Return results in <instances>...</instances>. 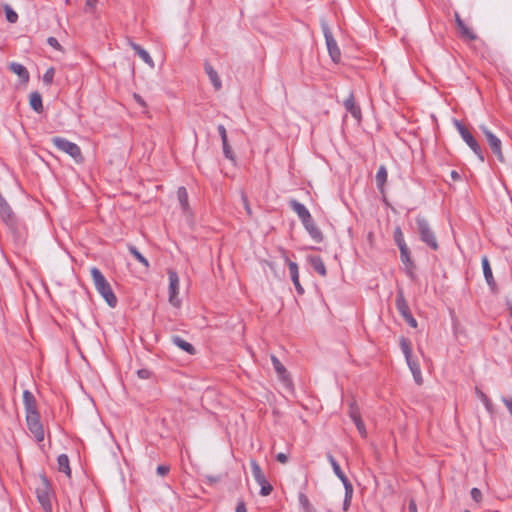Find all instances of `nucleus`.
<instances>
[{
	"label": "nucleus",
	"instance_id": "obj_57",
	"mask_svg": "<svg viewBox=\"0 0 512 512\" xmlns=\"http://www.w3.org/2000/svg\"><path fill=\"white\" fill-rule=\"evenodd\" d=\"M93 280L96 282V267H92L90 270Z\"/></svg>",
	"mask_w": 512,
	"mask_h": 512
},
{
	"label": "nucleus",
	"instance_id": "obj_55",
	"mask_svg": "<svg viewBox=\"0 0 512 512\" xmlns=\"http://www.w3.org/2000/svg\"><path fill=\"white\" fill-rule=\"evenodd\" d=\"M451 178L454 180V181H458L460 179V175L458 174L457 171L453 170L451 171Z\"/></svg>",
	"mask_w": 512,
	"mask_h": 512
},
{
	"label": "nucleus",
	"instance_id": "obj_8",
	"mask_svg": "<svg viewBox=\"0 0 512 512\" xmlns=\"http://www.w3.org/2000/svg\"><path fill=\"white\" fill-rule=\"evenodd\" d=\"M169 276V303L174 307L181 306V300L179 298L180 279L178 274L174 270H168Z\"/></svg>",
	"mask_w": 512,
	"mask_h": 512
},
{
	"label": "nucleus",
	"instance_id": "obj_20",
	"mask_svg": "<svg viewBox=\"0 0 512 512\" xmlns=\"http://www.w3.org/2000/svg\"><path fill=\"white\" fill-rule=\"evenodd\" d=\"M10 70L15 73L24 83L29 81L28 70L20 63L12 62L9 65Z\"/></svg>",
	"mask_w": 512,
	"mask_h": 512
},
{
	"label": "nucleus",
	"instance_id": "obj_13",
	"mask_svg": "<svg viewBox=\"0 0 512 512\" xmlns=\"http://www.w3.org/2000/svg\"><path fill=\"white\" fill-rule=\"evenodd\" d=\"M271 361L275 369V372L278 375L279 380L283 383L285 387H291V379L284 365L274 355L271 356Z\"/></svg>",
	"mask_w": 512,
	"mask_h": 512
},
{
	"label": "nucleus",
	"instance_id": "obj_34",
	"mask_svg": "<svg viewBox=\"0 0 512 512\" xmlns=\"http://www.w3.org/2000/svg\"><path fill=\"white\" fill-rule=\"evenodd\" d=\"M394 240L398 246V248H401V247H404V246H407L405 240H404V235L401 231V229L399 227H397L395 230H394Z\"/></svg>",
	"mask_w": 512,
	"mask_h": 512
},
{
	"label": "nucleus",
	"instance_id": "obj_36",
	"mask_svg": "<svg viewBox=\"0 0 512 512\" xmlns=\"http://www.w3.org/2000/svg\"><path fill=\"white\" fill-rule=\"evenodd\" d=\"M54 75H55V70L53 68L47 69V71L43 75V82L46 85H50L53 82Z\"/></svg>",
	"mask_w": 512,
	"mask_h": 512
},
{
	"label": "nucleus",
	"instance_id": "obj_25",
	"mask_svg": "<svg viewBox=\"0 0 512 512\" xmlns=\"http://www.w3.org/2000/svg\"><path fill=\"white\" fill-rule=\"evenodd\" d=\"M131 47L146 64H148L151 68H154V61L145 49L135 43H132Z\"/></svg>",
	"mask_w": 512,
	"mask_h": 512
},
{
	"label": "nucleus",
	"instance_id": "obj_23",
	"mask_svg": "<svg viewBox=\"0 0 512 512\" xmlns=\"http://www.w3.org/2000/svg\"><path fill=\"white\" fill-rule=\"evenodd\" d=\"M311 266L313 267V269L321 276H326L327 274V270H326V266L322 260L321 257L319 256H311L308 258Z\"/></svg>",
	"mask_w": 512,
	"mask_h": 512
},
{
	"label": "nucleus",
	"instance_id": "obj_46",
	"mask_svg": "<svg viewBox=\"0 0 512 512\" xmlns=\"http://www.w3.org/2000/svg\"><path fill=\"white\" fill-rule=\"evenodd\" d=\"M276 459L278 462L285 464L288 461V456L285 453H278Z\"/></svg>",
	"mask_w": 512,
	"mask_h": 512
},
{
	"label": "nucleus",
	"instance_id": "obj_19",
	"mask_svg": "<svg viewBox=\"0 0 512 512\" xmlns=\"http://www.w3.org/2000/svg\"><path fill=\"white\" fill-rule=\"evenodd\" d=\"M303 225L315 242L321 243L323 241V234L321 230L316 226L313 219Z\"/></svg>",
	"mask_w": 512,
	"mask_h": 512
},
{
	"label": "nucleus",
	"instance_id": "obj_56",
	"mask_svg": "<svg viewBox=\"0 0 512 512\" xmlns=\"http://www.w3.org/2000/svg\"><path fill=\"white\" fill-rule=\"evenodd\" d=\"M95 1L96 0H87L86 1V5L88 8H90L91 10L94 8V5H95Z\"/></svg>",
	"mask_w": 512,
	"mask_h": 512
},
{
	"label": "nucleus",
	"instance_id": "obj_9",
	"mask_svg": "<svg viewBox=\"0 0 512 512\" xmlns=\"http://www.w3.org/2000/svg\"><path fill=\"white\" fill-rule=\"evenodd\" d=\"M322 30H323V34H324V37L326 40V46H327L329 55H330L331 59L333 60V62L338 63L341 59V52L337 45V42L334 39L330 28L324 22L322 23Z\"/></svg>",
	"mask_w": 512,
	"mask_h": 512
},
{
	"label": "nucleus",
	"instance_id": "obj_14",
	"mask_svg": "<svg viewBox=\"0 0 512 512\" xmlns=\"http://www.w3.org/2000/svg\"><path fill=\"white\" fill-rule=\"evenodd\" d=\"M455 21H456L457 29L460 32V36L464 40L474 41L477 39L476 33L464 23V21L460 18L458 13H455Z\"/></svg>",
	"mask_w": 512,
	"mask_h": 512
},
{
	"label": "nucleus",
	"instance_id": "obj_41",
	"mask_svg": "<svg viewBox=\"0 0 512 512\" xmlns=\"http://www.w3.org/2000/svg\"><path fill=\"white\" fill-rule=\"evenodd\" d=\"M156 471H157V474H158L159 476L164 477V476H166V475L169 473V471H170V466H168V465H159V466L157 467V470H156Z\"/></svg>",
	"mask_w": 512,
	"mask_h": 512
},
{
	"label": "nucleus",
	"instance_id": "obj_28",
	"mask_svg": "<svg viewBox=\"0 0 512 512\" xmlns=\"http://www.w3.org/2000/svg\"><path fill=\"white\" fill-rule=\"evenodd\" d=\"M387 178H388L387 169L385 166L382 165L379 167V169L376 173V176H375L377 186L380 190H383V188L387 182Z\"/></svg>",
	"mask_w": 512,
	"mask_h": 512
},
{
	"label": "nucleus",
	"instance_id": "obj_42",
	"mask_svg": "<svg viewBox=\"0 0 512 512\" xmlns=\"http://www.w3.org/2000/svg\"><path fill=\"white\" fill-rule=\"evenodd\" d=\"M48 44L56 50L62 51V47L55 37H49L47 39Z\"/></svg>",
	"mask_w": 512,
	"mask_h": 512
},
{
	"label": "nucleus",
	"instance_id": "obj_43",
	"mask_svg": "<svg viewBox=\"0 0 512 512\" xmlns=\"http://www.w3.org/2000/svg\"><path fill=\"white\" fill-rule=\"evenodd\" d=\"M218 132L221 136L222 144H226V141H228L226 128L223 125H219Z\"/></svg>",
	"mask_w": 512,
	"mask_h": 512
},
{
	"label": "nucleus",
	"instance_id": "obj_39",
	"mask_svg": "<svg viewBox=\"0 0 512 512\" xmlns=\"http://www.w3.org/2000/svg\"><path fill=\"white\" fill-rule=\"evenodd\" d=\"M349 415H350V417H351V419L353 421H355L356 419L361 418L359 409L354 404L350 405Z\"/></svg>",
	"mask_w": 512,
	"mask_h": 512
},
{
	"label": "nucleus",
	"instance_id": "obj_16",
	"mask_svg": "<svg viewBox=\"0 0 512 512\" xmlns=\"http://www.w3.org/2000/svg\"><path fill=\"white\" fill-rule=\"evenodd\" d=\"M291 208L298 215L303 224L312 220V216L307 208L296 200L290 202Z\"/></svg>",
	"mask_w": 512,
	"mask_h": 512
},
{
	"label": "nucleus",
	"instance_id": "obj_1",
	"mask_svg": "<svg viewBox=\"0 0 512 512\" xmlns=\"http://www.w3.org/2000/svg\"><path fill=\"white\" fill-rule=\"evenodd\" d=\"M37 499L45 512H52V492L48 479L45 475L38 477V484L35 489Z\"/></svg>",
	"mask_w": 512,
	"mask_h": 512
},
{
	"label": "nucleus",
	"instance_id": "obj_6",
	"mask_svg": "<svg viewBox=\"0 0 512 512\" xmlns=\"http://www.w3.org/2000/svg\"><path fill=\"white\" fill-rule=\"evenodd\" d=\"M455 127L457 128L459 134L461 135L462 139L465 141V143L470 147V149L477 155L479 160L481 162L484 161V156L481 151V148L473 135L470 133V131L462 125L458 120L454 121Z\"/></svg>",
	"mask_w": 512,
	"mask_h": 512
},
{
	"label": "nucleus",
	"instance_id": "obj_3",
	"mask_svg": "<svg viewBox=\"0 0 512 512\" xmlns=\"http://www.w3.org/2000/svg\"><path fill=\"white\" fill-rule=\"evenodd\" d=\"M52 142L60 151L71 156L76 162L80 163L83 161L81 150L77 144L62 137H54Z\"/></svg>",
	"mask_w": 512,
	"mask_h": 512
},
{
	"label": "nucleus",
	"instance_id": "obj_51",
	"mask_svg": "<svg viewBox=\"0 0 512 512\" xmlns=\"http://www.w3.org/2000/svg\"><path fill=\"white\" fill-rule=\"evenodd\" d=\"M352 495L350 497L347 496V490H345V500H344V510L348 509V506L350 505Z\"/></svg>",
	"mask_w": 512,
	"mask_h": 512
},
{
	"label": "nucleus",
	"instance_id": "obj_45",
	"mask_svg": "<svg viewBox=\"0 0 512 512\" xmlns=\"http://www.w3.org/2000/svg\"><path fill=\"white\" fill-rule=\"evenodd\" d=\"M133 98L134 100L142 107H146V102L144 101V99L139 95V94H136L134 93L133 94Z\"/></svg>",
	"mask_w": 512,
	"mask_h": 512
},
{
	"label": "nucleus",
	"instance_id": "obj_27",
	"mask_svg": "<svg viewBox=\"0 0 512 512\" xmlns=\"http://www.w3.org/2000/svg\"><path fill=\"white\" fill-rule=\"evenodd\" d=\"M29 103L35 112L41 113L43 111L42 97L39 92L35 91L30 94Z\"/></svg>",
	"mask_w": 512,
	"mask_h": 512
},
{
	"label": "nucleus",
	"instance_id": "obj_50",
	"mask_svg": "<svg viewBox=\"0 0 512 512\" xmlns=\"http://www.w3.org/2000/svg\"><path fill=\"white\" fill-rule=\"evenodd\" d=\"M502 401L512 415V399L502 398Z\"/></svg>",
	"mask_w": 512,
	"mask_h": 512
},
{
	"label": "nucleus",
	"instance_id": "obj_17",
	"mask_svg": "<svg viewBox=\"0 0 512 512\" xmlns=\"http://www.w3.org/2000/svg\"><path fill=\"white\" fill-rule=\"evenodd\" d=\"M287 263H288V267H289V271H290V276H291L292 282H293L297 292L299 294H303L304 293V288L302 287V285L300 284V281H299V268H298V265L295 262H292V261H290L288 259H287Z\"/></svg>",
	"mask_w": 512,
	"mask_h": 512
},
{
	"label": "nucleus",
	"instance_id": "obj_48",
	"mask_svg": "<svg viewBox=\"0 0 512 512\" xmlns=\"http://www.w3.org/2000/svg\"><path fill=\"white\" fill-rule=\"evenodd\" d=\"M235 512H247L246 505L243 501H239Z\"/></svg>",
	"mask_w": 512,
	"mask_h": 512
},
{
	"label": "nucleus",
	"instance_id": "obj_11",
	"mask_svg": "<svg viewBox=\"0 0 512 512\" xmlns=\"http://www.w3.org/2000/svg\"><path fill=\"white\" fill-rule=\"evenodd\" d=\"M26 422L30 433L33 435L36 441L42 442L45 438V432L40 421V415L34 414L32 416H26Z\"/></svg>",
	"mask_w": 512,
	"mask_h": 512
},
{
	"label": "nucleus",
	"instance_id": "obj_7",
	"mask_svg": "<svg viewBox=\"0 0 512 512\" xmlns=\"http://www.w3.org/2000/svg\"><path fill=\"white\" fill-rule=\"evenodd\" d=\"M250 466H251L253 478L261 487V491H260L261 495L268 496L272 492L273 488L270 485V483L267 481V479L263 473V470L261 469V467L257 463V461L254 459L250 460Z\"/></svg>",
	"mask_w": 512,
	"mask_h": 512
},
{
	"label": "nucleus",
	"instance_id": "obj_10",
	"mask_svg": "<svg viewBox=\"0 0 512 512\" xmlns=\"http://www.w3.org/2000/svg\"><path fill=\"white\" fill-rule=\"evenodd\" d=\"M480 129L482 130L483 134L485 135L487 142L492 150V152L496 155L498 160L500 162H504V155L502 152V144L501 140L494 135L486 125L482 124L480 125Z\"/></svg>",
	"mask_w": 512,
	"mask_h": 512
},
{
	"label": "nucleus",
	"instance_id": "obj_30",
	"mask_svg": "<svg viewBox=\"0 0 512 512\" xmlns=\"http://www.w3.org/2000/svg\"><path fill=\"white\" fill-rule=\"evenodd\" d=\"M177 196H178L179 202H180L183 210H187L189 205H188V193H187L186 188L180 187L177 191Z\"/></svg>",
	"mask_w": 512,
	"mask_h": 512
},
{
	"label": "nucleus",
	"instance_id": "obj_29",
	"mask_svg": "<svg viewBox=\"0 0 512 512\" xmlns=\"http://www.w3.org/2000/svg\"><path fill=\"white\" fill-rule=\"evenodd\" d=\"M172 341L180 349L186 351L189 354H194L195 349L193 345L185 341L184 339L180 338L179 336H174Z\"/></svg>",
	"mask_w": 512,
	"mask_h": 512
},
{
	"label": "nucleus",
	"instance_id": "obj_37",
	"mask_svg": "<svg viewBox=\"0 0 512 512\" xmlns=\"http://www.w3.org/2000/svg\"><path fill=\"white\" fill-rule=\"evenodd\" d=\"M222 146L225 157L231 161H234L235 157L228 141H226V144H222Z\"/></svg>",
	"mask_w": 512,
	"mask_h": 512
},
{
	"label": "nucleus",
	"instance_id": "obj_26",
	"mask_svg": "<svg viewBox=\"0 0 512 512\" xmlns=\"http://www.w3.org/2000/svg\"><path fill=\"white\" fill-rule=\"evenodd\" d=\"M396 307L403 318H406L409 315H411L409 306L402 293L398 294L396 297Z\"/></svg>",
	"mask_w": 512,
	"mask_h": 512
},
{
	"label": "nucleus",
	"instance_id": "obj_12",
	"mask_svg": "<svg viewBox=\"0 0 512 512\" xmlns=\"http://www.w3.org/2000/svg\"><path fill=\"white\" fill-rule=\"evenodd\" d=\"M327 458H328V460H329V462H330V464H331V466L333 468L334 473L342 481L345 490H347V496L350 497L351 495H353V486H352V484L350 483V481L348 480L346 475L342 472L339 464L334 459V457L332 455L328 454Z\"/></svg>",
	"mask_w": 512,
	"mask_h": 512
},
{
	"label": "nucleus",
	"instance_id": "obj_21",
	"mask_svg": "<svg viewBox=\"0 0 512 512\" xmlns=\"http://www.w3.org/2000/svg\"><path fill=\"white\" fill-rule=\"evenodd\" d=\"M57 468L59 472L64 473L67 477L71 476L70 461L66 454H60L58 456Z\"/></svg>",
	"mask_w": 512,
	"mask_h": 512
},
{
	"label": "nucleus",
	"instance_id": "obj_49",
	"mask_svg": "<svg viewBox=\"0 0 512 512\" xmlns=\"http://www.w3.org/2000/svg\"><path fill=\"white\" fill-rule=\"evenodd\" d=\"M137 374L141 379H147L149 377V371L147 369H140Z\"/></svg>",
	"mask_w": 512,
	"mask_h": 512
},
{
	"label": "nucleus",
	"instance_id": "obj_24",
	"mask_svg": "<svg viewBox=\"0 0 512 512\" xmlns=\"http://www.w3.org/2000/svg\"><path fill=\"white\" fill-rule=\"evenodd\" d=\"M345 108L352 114L354 118L357 120H360L361 118V110L356 105L353 95H350L345 101H344Z\"/></svg>",
	"mask_w": 512,
	"mask_h": 512
},
{
	"label": "nucleus",
	"instance_id": "obj_33",
	"mask_svg": "<svg viewBox=\"0 0 512 512\" xmlns=\"http://www.w3.org/2000/svg\"><path fill=\"white\" fill-rule=\"evenodd\" d=\"M129 251L136 260L142 263L146 268L149 267L148 260L134 246H130Z\"/></svg>",
	"mask_w": 512,
	"mask_h": 512
},
{
	"label": "nucleus",
	"instance_id": "obj_32",
	"mask_svg": "<svg viewBox=\"0 0 512 512\" xmlns=\"http://www.w3.org/2000/svg\"><path fill=\"white\" fill-rule=\"evenodd\" d=\"M4 11L6 15V19L10 23H16L18 20L17 13L8 5H4Z\"/></svg>",
	"mask_w": 512,
	"mask_h": 512
},
{
	"label": "nucleus",
	"instance_id": "obj_35",
	"mask_svg": "<svg viewBox=\"0 0 512 512\" xmlns=\"http://www.w3.org/2000/svg\"><path fill=\"white\" fill-rule=\"evenodd\" d=\"M0 215L6 221L12 218V210L7 202L3 206H0Z\"/></svg>",
	"mask_w": 512,
	"mask_h": 512
},
{
	"label": "nucleus",
	"instance_id": "obj_22",
	"mask_svg": "<svg viewBox=\"0 0 512 512\" xmlns=\"http://www.w3.org/2000/svg\"><path fill=\"white\" fill-rule=\"evenodd\" d=\"M400 250V259L402 263L406 266L407 272L412 273L414 268V263L410 255V251L407 246L399 248Z\"/></svg>",
	"mask_w": 512,
	"mask_h": 512
},
{
	"label": "nucleus",
	"instance_id": "obj_47",
	"mask_svg": "<svg viewBox=\"0 0 512 512\" xmlns=\"http://www.w3.org/2000/svg\"><path fill=\"white\" fill-rule=\"evenodd\" d=\"M404 319L407 321V323H408L411 327H413V328L417 327V321H416V319L412 316V314H411V315H409L408 317L404 318Z\"/></svg>",
	"mask_w": 512,
	"mask_h": 512
},
{
	"label": "nucleus",
	"instance_id": "obj_15",
	"mask_svg": "<svg viewBox=\"0 0 512 512\" xmlns=\"http://www.w3.org/2000/svg\"><path fill=\"white\" fill-rule=\"evenodd\" d=\"M23 403L26 411V416H32L34 414H39L37 411V402L34 395L29 391L25 390L23 392Z\"/></svg>",
	"mask_w": 512,
	"mask_h": 512
},
{
	"label": "nucleus",
	"instance_id": "obj_54",
	"mask_svg": "<svg viewBox=\"0 0 512 512\" xmlns=\"http://www.w3.org/2000/svg\"><path fill=\"white\" fill-rule=\"evenodd\" d=\"M300 499H301V502L307 506V511L306 512H312L310 507H309L307 498L302 495Z\"/></svg>",
	"mask_w": 512,
	"mask_h": 512
},
{
	"label": "nucleus",
	"instance_id": "obj_38",
	"mask_svg": "<svg viewBox=\"0 0 512 512\" xmlns=\"http://www.w3.org/2000/svg\"><path fill=\"white\" fill-rule=\"evenodd\" d=\"M357 427V430L359 431L360 435L365 437L367 432H366V428H365V424L364 422L362 421L361 418L359 419H356L355 421H353Z\"/></svg>",
	"mask_w": 512,
	"mask_h": 512
},
{
	"label": "nucleus",
	"instance_id": "obj_4",
	"mask_svg": "<svg viewBox=\"0 0 512 512\" xmlns=\"http://www.w3.org/2000/svg\"><path fill=\"white\" fill-rule=\"evenodd\" d=\"M416 223L421 240L430 246L433 250H437L439 247L438 242L429 226L428 221L423 217H418L416 219Z\"/></svg>",
	"mask_w": 512,
	"mask_h": 512
},
{
	"label": "nucleus",
	"instance_id": "obj_5",
	"mask_svg": "<svg viewBox=\"0 0 512 512\" xmlns=\"http://www.w3.org/2000/svg\"><path fill=\"white\" fill-rule=\"evenodd\" d=\"M98 293L105 300L107 305L110 308H115L118 299L111 287V285L107 282L105 277L98 271Z\"/></svg>",
	"mask_w": 512,
	"mask_h": 512
},
{
	"label": "nucleus",
	"instance_id": "obj_31",
	"mask_svg": "<svg viewBox=\"0 0 512 512\" xmlns=\"http://www.w3.org/2000/svg\"><path fill=\"white\" fill-rule=\"evenodd\" d=\"M482 268L484 276L489 284L493 281V274L487 257L482 258Z\"/></svg>",
	"mask_w": 512,
	"mask_h": 512
},
{
	"label": "nucleus",
	"instance_id": "obj_40",
	"mask_svg": "<svg viewBox=\"0 0 512 512\" xmlns=\"http://www.w3.org/2000/svg\"><path fill=\"white\" fill-rule=\"evenodd\" d=\"M478 395H479V398L482 401V403L487 408V410L491 411L492 410V404H491L490 399L483 392H478Z\"/></svg>",
	"mask_w": 512,
	"mask_h": 512
},
{
	"label": "nucleus",
	"instance_id": "obj_52",
	"mask_svg": "<svg viewBox=\"0 0 512 512\" xmlns=\"http://www.w3.org/2000/svg\"><path fill=\"white\" fill-rule=\"evenodd\" d=\"M243 202H244V206H245V210L246 212L251 215L252 211H251V208H250V205L248 203V200L245 196H243Z\"/></svg>",
	"mask_w": 512,
	"mask_h": 512
},
{
	"label": "nucleus",
	"instance_id": "obj_44",
	"mask_svg": "<svg viewBox=\"0 0 512 512\" xmlns=\"http://www.w3.org/2000/svg\"><path fill=\"white\" fill-rule=\"evenodd\" d=\"M471 497L476 502H479L481 500V497H482L481 491L478 488H473L471 490Z\"/></svg>",
	"mask_w": 512,
	"mask_h": 512
},
{
	"label": "nucleus",
	"instance_id": "obj_53",
	"mask_svg": "<svg viewBox=\"0 0 512 512\" xmlns=\"http://www.w3.org/2000/svg\"><path fill=\"white\" fill-rule=\"evenodd\" d=\"M409 512H417V506L414 500L409 502Z\"/></svg>",
	"mask_w": 512,
	"mask_h": 512
},
{
	"label": "nucleus",
	"instance_id": "obj_18",
	"mask_svg": "<svg viewBox=\"0 0 512 512\" xmlns=\"http://www.w3.org/2000/svg\"><path fill=\"white\" fill-rule=\"evenodd\" d=\"M204 69H205V72L208 75L212 85L214 86L215 90L219 91L222 88V82L220 80V77H219L217 71L208 62H206L204 64Z\"/></svg>",
	"mask_w": 512,
	"mask_h": 512
},
{
	"label": "nucleus",
	"instance_id": "obj_2",
	"mask_svg": "<svg viewBox=\"0 0 512 512\" xmlns=\"http://www.w3.org/2000/svg\"><path fill=\"white\" fill-rule=\"evenodd\" d=\"M400 347L405 356L406 362L412 372L414 380L417 382V384H421L422 383V373H421L420 365H419L418 361L413 359V357H412V348H411L410 341L404 337H401Z\"/></svg>",
	"mask_w": 512,
	"mask_h": 512
}]
</instances>
